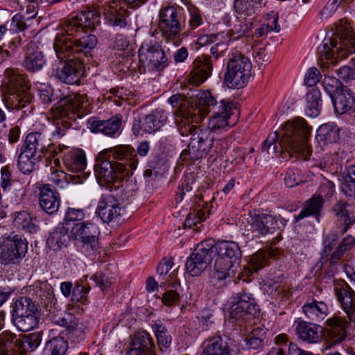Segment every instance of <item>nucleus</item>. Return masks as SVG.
<instances>
[{"mask_svg": "<svg viewBox=\"0 0 355 355\" xmlns=\"http://www.w3.org/2000/svg\"><path fill=\"white\" fill-rule=\"evenodd\" d=\"M98 21V16L93 11L81 12L58 28L53 46L57 58L64 61L62 67L56 69L57 77L62 82L72 85L80 80L83 58L95 47L97 39L91 34L77 37L87 29L94 28Z\"/></svg>", "mask_w": 355, "mask_h": 355, "instance_id": "nucleus-1", "label": "nucleus"}, {"mask_svg": "<svg viewBox=\"0 0 355 355\" xmlns=\"http://www.w3.org/2000/svg\"><path fill=\"white\" fill-rule=\"evenodd\" d=\"M311 128L306 121L299 118L286 122L281 131L270 133L264 140L261 150L268 155H275L288 154L300 155L307 159L311 155V148L308 143Z\"/></svg>", "mask_w": 355, "mask_h": 355, "instance_id": "nucleus-2", "label": "nucleus"}, {"mask_svg": "<svg viewBox=\"0 0 355 355\" xmlns=\"http://www.w3.org/2000/svg\"><path fill=\"white\" fill-rule=\"evenodd\" d=\"M196 105L202 119L209 112L212 113L208 123L210 132H216L235 123L236 116L233 120L232 117L237 112V107L229 100L218 101L209 92L202 91L196 95Z\"/></svg>", "mask_w": 355, "mask_h": 355, "instance_id": "nucleus-3", "label": "nucleus"}, {"mask_svg": "<svg viewBox=\"0 0 355 355\" xmlns=\"http://www.w3.org/2000/svg\"><path fill=\"white\" fill-rule=\"evenodd\" d=\"M214 269L211 273L212 284L220 288L224 280L234 276L237 271L242 253L239 244L232 241H219L215 243Z\"/></svg>", "mask_w": 355, "mask_h": 355, "instance_id": "nucleus-4", "label": "nucleus"}, {"mask_svg": "<svg viewBox=\"0 0 355 355\" xmlns=\"http://www.w3.org/2000/svg\"><path fill=\"white\" fill-rule=\"evenodd\" d=\"M321 60H331L337 58H346L355 53V33L351 23L346 19L339 20L336 24L335 32L332 37L325 38L318 48Z\"/></svg>", "mask_w": 355, "mask_h": 355, "instance_id": "nucleus-5", "label": "nucleus"}, {"mask_svg": "<svg viewBox=\"0 0 355 355\" xmlns=\"http://www.w3.org/2000/svg\"><path fill=\"white\" fill-rule=\"evenodd\" d=\"M4 82L8 89V94L3 105L8 110H23L25 115L33 111L32 96L28 92L29 82L25 74L18 69L8 68L4 73Z\"/></svg>", "mask_w": 355, "mask_h": 355, "instance_id": "nucleus-6", "label": "nucleus"}, {"mask_svg": "<svg viewBox=\"0 0 355 355\" xmlns=\"http://www.w3.org/2000/svg\"><path fill=\"white\" fill-rule=\"evenodd\" d=\"M88 106L89 102L85 94L74 93L60 98L52 109L53 117L60 119L52 132L53 136L61 137L64 135L65 130L71 126L76 116L83 114Z\"/></svg>", "mask_w": 355, "mask_h": 355, "instance_id": "nucleus-7", "label": "nucleus"}, {"mask_svg": "<svg viewBox=\"0 0 355 355\" xmlns=\"http://www.w3.org/2000/svg\"><path fill=\"white\" fill-rule=\"evenodd\" d=\"M252 63L247 57L241 53L232 54L227 62L225 82L230 88H243L250 77Z\"/></svg>", "mask_w": 355, "mask_h": 355, "instance_id": "nucleus-8", "label": "nucleus"}, {"mask_svg": "<svg viewBox=\"0 0 355 355\" xmlns=\"http://www.w3.org/2000/svg\"><path fill=\"white\" fill-rule=\"evenodd\" d=\"M71 233L81 243L80 250L87 256L98 253L100 230L97 225L91 222L77 223L72 227Z\"/></svg>", "mask_w": 355, "mask_h": 355, "instance_id": "nucleus-9", "label": "nucleus"}, {"mask_svg": "<svg viewBox=\"0 0 355 355\" xmlns=\"http://www.w3.org/2000/svg\"><path fill=\"white\" fill-rule=\"evenodd\" d=\"M159 27L165 39L179 45L181 41L180 12L175 6H167L159 11Z\"/></svg>", "mask_w": 355, "mask_h": 355, "instance_id": "nucleus-10", "label": "nucleus"}, {"mask_svg": "<svg viewBox=\"0 0 355 355\" xmlns=\"http://www.w3.org/2000/svg\"><path fill=\"white\" fill-rule=\"evenodd\" d=\"M140 62L153 71H162L169 63L168 58L162 46L155 40H145L139 50Z\"/></svg>", "mask_w": 355, "mask_h": 355, "instance_id": "nucleus-11", "label": "nucleus"}, {"mask_svg": "<svg viewBox=\"0 0 355 355\" xmlns=\"http://www.w3.org/2000/svg\"><path fill=\"white\" fill-rule=\"evenodd\" d=\"M230 318L236 320H250L259 312V306L250 293L242 291L231 297Z\"/></svg>", "mask_w": 355, "mask_h": 355, "instance_id": "nucleus-12", "label": "nucleus"}, {"mask_svg": "<svg viewBox=\"0 0 355 355\" xmlns=\"http://www.w3.org/2000/svg\"><path fill=\"white\" fill-rule=\"evenodd\" d=\"M286 223L283 218L268 214H250L248 225L250 230L256 236H266L280 230Z\"/></svg>", "mask_w": 355, "mask_h": 355, "instance_id": "nucleus-13", "label": "nucleus"}, {"mask_svg": "<svg viewBox=\"0 0 355 355\" xmlns=\"http://www.w3.org/2000/svg\"><path fill=\"white\" fill-rule=\"evenodd\" d=\"M108 157L107 154H103V150L99 153L94 164V172L98 179L114 184L121 182L125 166L123 164L112 165Z\"/></svg>", "mask_w": 355, "mask_h": 355, "instance_id": "nucleus-14", "label": "nucleus"}, {"mask_svg": "<svg viewBox=\"0 0 355 355\" xmlns=\"http://www.w3.org/2000/svg\"><path fill=\"white\" fill-rule=\"evenodd\" d=\"M214 137L208 129L196 130L190 139L182 155L187 154L191 159L196 160L206 156L213 145Z\"/></svg>", "mask_w": 355, "mask_h": 355, "instance_id": "nucleus-15", "label": "nucleus"}, {"mask_svg": "<svg viewBox=\"0 0 355 355\" xmlns=\"http://www.w3.org/2000/svg\"><path fill=\"white\" fill-rule=\"evenodd\" d=\"M28 249L27 243L19 235H10L0 248V263H15L25 256Z\"/></svg>", "mask_w": 355, "mask_h": 355, "instance_id": "nucleus-16", "label": "nucleus"}, {"mask_svg": "<svg viewBox=\"0 0 355 355\" xmlns=\"http://www.w3.org/2000/svg\"><path fill=\"white\" fill-rule=\"evenodd\" d=\"M106 23L110 26L125 28L130 25L128 17L130 12L122 6L118 4L116 0H112L103 5L101 8Z\"/></svg>", "mask_w": 355, "mask_h": 355, "instance_id": "nucleus-17", "label": "nucleus"}, {"mask_svg": "<svg viewBox=\"0 0 355 355\" xmlns=\"http://www.w3.org/2000/svg\"><path fill=\"white\" fill-rule=\"evenodd\" d=\"M119 200L111 194L102 195L96 213L106 223L118 221L121 216Z\"/></svg>", "mask_w": 355, "mask_h": 355, "instance_id": "nucleus-18", "label": "nucleus"}, {"mask_svg": "<svg viewBox=\"0 0 355 355\" xmlns=\"http://www.w3.org/2000/svg\"><path fill=\"white\" fill-rule=\"evenodd\" d=\"M103 154H107L109 157L111 156L114 159L123 161V163H116V164H123L126 167L129 166L131 170L137 168L138 164L137 156L135 149L130 145H117L107 149L103 150Z\"/></svg>", "mask_w": 355, "mask_h": 355, "instance_id": "nucleus-19", "label": "nucleus"}, {"mask_svg": "<svg viewBox=\"0 0 355 355\" xmlns=\"http://www.w3.org/2000/svg\"><path fill=\"white\" fill-rule=\"evenodd\" d=\"M334 291L349 322L355 324V292L346 284L336 285Z\"/></svg>", "mask_w": 355, "mask_h": 355, "instance_id": "nucleus-20", "label": "nucleus"}, {"mask_svg": "<svg viewBox=\"0 0 355 355\" xmlns=\"http://www.w3.org/2000/svg\"><path fill=\"white\" fill-rule=\"evenodd\" d=\"M121 116L116 115L105 121L91 118L87 121V126L93 132H101L104 135L115 137L121 133Z\"/></svg>", "mask_w": 355, "mask_h": 355, "instance_id": "nucleus-21", "label": "nucleus"}, {"mask_svg": "<svg viewBox=\"0 0 355 355\" xmlns=\"http://www.w3.org/2000/svg\"><path fill=\"white\" fill-rule=\"evenodd\" d=\"M212 69V62L210 56L202 55L198 57L193 61L189 81L191 84L199 85L211 75Z\"/></svg>", "mask_w": 355, "mask_h": 355, "instance_id": "nucleus-22", "label": "nucleus"}, {"mask_svg": "<svg viewBox=\"0 0 355 355\" xmlns=\"http://www.w3.org/2000/svg\"><path fill=\"white\" fill-rule=\"evenodd\" d=\"M128 355H155V345L150 335L146 331L136 332Z\"/></svg>", "mask_w": 355, "mask_h": 355, "instance_id": "nucleus-23", "label": "nucleus"}, {"mask_svg": "<svg viewBox=\"0 0 355 355\" xmlns=\"http://www.w3.org/2000/svg\"><path fill=\"white\" fill-rule=\"evenodd\" d=\"M39 201L43 211L49 214H53L57 212L60 207V194L51 184H43L40 188Z\"/></svg>", "mask_w": 355, "mask_h": 355, "instance_id": "nucleus-24", "label": "nucleus"}, {"mask_svg": "<svg viewBox=\"0 0 355 355\" xmlns=\"http://www.w3.org/2000/svg\"><path fill=\"white\" fill-rule=\"evenodd\" d=\"M200 355H234L228 343L219 334L208 337L202 345Z\"/></svg>", "mask_w": 355, "mask_h": 355, "instance_id": "nucleus-25", "label": "nucleus"}, {"mask_svg": "<svg viewBox=\"0 0 355 355\" xmlns=\"http://www.w3.org/2000/svg\"><path fill=\"white\" fill-rule=\"evenodd\" d=\"M46 63L44 55L35 42H30L26 47L24 67L29 71L40 70Z\"/></svg>", "mask_w": 355, "mask_h": 355, "instance_id": "nucleus-26", "label": "nucleus"}, {"mask_svg": "<svg viewBox=\"0 0 355 355\" xmlns=\"http://www.w3.org/2000/svg\"><path fill=\"white\" fill-rule=\"evenodd\" d=\"M324 329L314 323L300 321L295 327V334L302 340L308 343H316L323 338Z\"/></svg>", "mask_w": 355, "mask_h": 355, "instance_id": "nucleus-27", "label": "nucleus"}, {"mask_svg": "<svg viewBox=\"0 0 355 355\" xmlns=\"http://www.w3.org/2000/svg\"><path fill=\"white\" fill-rule=\"evenodd\" d=\"M202 119L198 114L197 107L193 110H189L178 116L175 119V123L178 130L182 136H188L196 132V130H201L200 128L193 125V123H198Z\"/></svg>", "mask_w": 355, "mask_h": 355, "instance_id": "nucleus-28", "label": "nucleus"}, {"mask_svg": "<svg viewBox=\"0 0 355 355\" xmlns=\"http://www.w3.org/2000/svg\"><path fill=\"white\" fill-rule=\"evenodd\" d=\"M327 338L332 345L341 343L346 337L347 321L340 316H333L327 320Z\"/></svg>", "mask_w": 355, "mask_h": 355, "instance_id": "nucleus-29", "label": "nucleus"}, {"mask_svg": "<svg viewBox=\"0 0 355 355\" xmlns=\"http://www.w3.org/2000/svg\"><path fill=\"white\" fill-rule=\"evenodd\" d=\"M73 315L68 314L67 318L62 319L63 324L67 327V335L69 339L79 343L85 339L89 332V327L86 322H80L78 319H73Z\"/></svg>", "mask_w": 355, "mask_h": 355, "instance_id": "nucleus-30", "label": "nucleus"}, {"mask_svg": "<svg viewBox=\"0 0 355 355\" xmlns=\"http://www.w3.org/2000/svg\"><path fill=\"white\" fill-rule=\"evenodd\" d=\"M335 112L339 114L355 110V98L353 92L347 87L341 90L331 98Z\"/></svg>", "mask_w": 355, "mask_h": 355, "instance_id": "nucleus-31", "label": "nucleus"}, {"mask_svg": "<svg viewBox=\"0 0 355 355\" xmlns=\"http://www.w3.org/2000/svg\"><path fill=\"white\" fill-rule=\"evenodd\" d=\"M70 241L69 229L64 224L58 225L49 233L46 240L47 246L54 251L67 247Z\"/></svg>", "mask_w": 355, "mask_h": 355, "instance_id": "nucleus-32", "label": "nucleus"}, {"mask_svg": "<svg viewBox=\"0 0 355 355\" xmlns=\"http://www.w3.org/2000/svg\"><path fill=\"white\" fill-rule=\"evenodd\" d=\"M167 118L165 111L157 109L141 119L139 125L143 132L152 133L159 130L166 123Z\"/></svg>", "mask_w": 355, "mask_h": 355, "instance_id": "nucleus-33", "label": "nucleus"}, {"mask_svg": "<svg viewBox=\"0 0 355 355\" xmlns=\"http://www.w3.org/2000/svg\"><path fill=\"white\" fill-rule=\"evenodd\" d=\"M63 162L66 168L71 172H82L87 167L86 155L81 150H70L65 153Z\"/></svg>", "mask_w": 355, "mask_h": 355, "instance_id": "nucleus-34", "label": "nucleus"}, {"mask_svg": "<svg viewBox=\"0 0 355 355\" xmlns=\"http://www.w3.org/2000/svg\"><path fill=\"white\" fill-rule=\"evenodd\" d=\"M200 253L194 251L186 263L187 272L193 277L200 275L206 269L211 259L207 258V254L200 250Z\"/></svg>", "mask_w": 355, "mask_h": 355, "instance_id": "nucleus-35", "label": "nucleus"}, {"mask_svg": "<svg viewBox=\"0 0 355 355\" xmlns=\"http://www.w3.org/2000/svg\"><path fill=\"white\" fill-rule=\"evenodd\" d=\"M302 310L306 317L313 321L323 320L328 313L327 304L315 299L307 300L303 305Z\"/></svg>", "mask_w": 355, "mask_h": 355, "instance_id": "nucleus-36", "label": "nucleus"}, {"mask_svg": "<svg viewBox=\"0 0 355 355\" xmlns=\"http://www.w3.org/2000/svg\"><path fill=\"white\" fill-rule=\"evenodd\" d=\"M0 355H20L18 337L5 331L0 334Z\"/></svg>", "mask_w": 355, "mask_h": 355, "instance_id": "nucleus-37", "label": "nucleus"}, {"mask_svg": "<svg viewBox=\"0 0 355 355\" xmlns=\"http://www.w3.org/2000/svg\"><path fill=\"white\" fill-rule=\"evenodd\" d=\"M340 128L334 122L321 125L317 130L316 139L323 145L333 144L339 139Z\"/></svg>", "mask_w": 355, "mask_h": 355, "instance_id": "nucleus-38", "label": "nucleus"}, {"mask_svg": "<svg viewBox=\"0 0 355 355\" xmlns=\"http://www.w3.org/2000/svg\"><path fill=\"white\" fill-rule=\"evenodd\" d=\"M19 354L26 355L27 352L35 351L42 340V332L35 331L18 336Z\"/></svg>", "mask_w": 355, "mask_h": 355, "instance_id": "nucleus-39", "label": "nucleus"}, {"mask_svg": "<svg viewBox=\"0 0 355 355\" xmlns=\"http://www.w3.org/2000/svg\"><path fill=\"white\" fill-rule=\"evenodd\" d=\"M348 204L339 201L334 207L336 216L340 218L343 223L340 233L345 234L355 223V212L347 209Z\"/></svg>", "mask_w": 355, "mask_h": 355, "instance_id": "nucleus-40", "label": "nucleus"}, {"mask_svg": "<svg viewBox=\"0 0 355 355\" xmlns=\"http://www.w3.org/2000/svg\"><path fill=\"white\" fill-rule=\"evenodd\" d=\"M40 312L12 315L14 325L21 331H28L36 327L40 322Z\"/></svg>", "mask_w": 355, "mask_h": 355, "instance_id": "nucleus-41", "label": "nucleus"}, {"mask_svg": "<svg viewBox=\"0 0 355 355\" xmlns=\"http://www.w3.org/2000/svg\"><path fill=\"white\" fill-rule=\"evenodd\" d=\"M267 255L262 251H258L250 257L249 265L248 268H245L243 272L239 274L238 277L243 282H248L246 277L250 276L253 272H257L267 264Z\"/></svg>", "mask_w": 355, "mask_h": 355, "instance_id": "nucleus-42", "label": "nucleus"}, {"mask_svg": "<svg viewBox=\"0 0 355 355\" xmlns=\"http://www.w3.org/2000/svg\"><path fill=\"white\" fill-rule=\"evenodd\" d=\"M46 137L41 132L29 133L26 138L25 145L21 148L36 155L42 153L45 148Z\"/></svg>", "mask_w": 355, "mask_h": 355, "instance_id": "nucleus-43", "label": "nucleus"}, {"mask_svg": "<svg viewBox=\"0 0 355 355\" xmlns=\"http://www.w3.org/2000/svg\"><path fill=\"white\" fill-rule=\"evenodd\" d=\"M179 286V284L175 281H173L171 284H168L167 279L166 282H160V287H164L166 289L162 296V302L165 305L173 306L179 304L180 302V296L178 291Z\"/></svg>", "mask_w": 355, "mask_h": 355, "instance_id": "nucleus-44", "label": "nucleus"}, {"mask_svg": "<svg viewBox=\"0 0 355 355\" xmlns=\"http://www.w3.org/2000/svg\"><path fill=\"white\" fill-rule=\"evenodd\" d=\"M41 157L23 148L18 156L17 165L19 171L24 174H29L35 170L36 161Z\"/></svg>", "mask_w": 355, "mask_h": 355, "instance_id": "nucleus-45", "label": "nucleus"}, {"mask_svg": "<svg viewBox=\"0 0 355 355\" xmlns=\"http://www.w3.org/2000/svg\"><path fill=\"white\" fill-rule=\"evenodd\" d=\"M67 349V341L63 337H54L46 343L42 355H65Z\"/></svg>", "mask_w": 355, "mask_h": 355, "instance_id": "nucleus-46", "label": "nucleus"}, {"mask_svg": "<svg viewBox=\"0 0 355 355\" xmlns=\"http://www.w3.org/2000/svg\"><path fill=\"white\" fill-rule=\"evenodd\" d=\"M323 205V199L320 196H313L305 204L304 208L295 216V221L297 222L301 219L312 215H318Z\"/></svg>", "mask_w": 355, "mask_h": 355, "instance_id": "nucleus-47", "label": "nucleus"}, {"mask_svg": "<svg viewBox=\"0 0 355 355\" xmlns=\"http://www.w3.org/2000/svg\"><path fill=\"white\" fill-rule=\"evenodd\" d=\"M306 99V114L313 118L318 116L320 112V92L316 88L311 89L307 94Z\"/></svg>", "mask_w": 355, "mask_h": 355, "instance_id": "nucleus-48", "label": "nucleus"}, {"mask_svg": "<svg viewBox=\"0 0 355 355\" xmlns=\"http://www.w3.org/2000/svg\"><path fill=\"white\" fill-rule=\"evenodd\" d=\"M38 312L40 311L35 301L28 297H21L14 303L12 315Z\"/></svg>", "mask_w": 355, "mask_h": 355, "instance_id": "nucleus-49", "label": "nucleus"}, {"mask_svg": "<svg viewBox=\"0 0 355 355\" xmlns=\"http://www.w3.org/2000/svg\"><path fill=\"white\" fill-rule=\"evenodd\" d=\"M35 220V218H33L29 213L23 211L17 214L14 219V223L28 233L33 234L37 231Z\"/></svg>", "mask_w": 355, "mask_h": 355, "instance_id": "nucleus-50", "label": "nucleus"}, {"mask_svg": "<svg viewBox=\"0 0 355 355\" xmlns=\"http://www.w3.org/2000/svg\"><path fill=\"white\" fill-rule=\"evenodd\" d=\"M262 1L263 0H235L234 7L239 13L250 16L261 6Z\"/></svg>", "mask_w": 355, "mask_h": 355, "instance_id": "nucleus-51", "label": "nucleus"}, {"mask_svg": "<svg viewBox=\"0 0 355 355\" xmlns=\"http://www.w3.org/2000/svg\"><path fill=\"white\" fill-rule=\"evenodd\" d=\"M266 334V332L264 329L261 327L254 328L245 339L246 345L254 349L262 347Z\"/></svg>", "mask_w": 355, "mask_h": 355, "instance_id": "nucleus-52", "label": "nucleus"}, {"mask_svg": "<svg viewBox=\"0 0 355 355\" xmlns=\"http://www.w3.org/2000/svg\"><path fill=\"white\" fill-rule=\"evenodd\" d=\"M152 327L157 337L159 349L161 350L164 348L168 349L171 343V337L168 334L166 328L161 323H155Z\"/></svg>", "mask_w": 355, "mask_h": 355, "instance_id": "nucleus-53", "label": "nucleus"}, {"mask_svg": "<svg viewBox=\"0 0 355 355\" xmlns=\"http://www.w3.org/2000/svg\"><path fill=\"white\" fill-rule=\"evenodd\" d=\"M49 181L59 188H64L71 181V176L65 173L63 171L59 170L57 167L51 168Z\"/></svg>", "mask_w": 355, "mask_h": 355, "instance_id": "nucleus-54", "label": "nucleus"}, {"mask_svg": "<svg viewBox=\"0 0 355 355\" xmlns=\"http://www.w3.org/2000/svg\"><path fill=\"white\" fill-rule=\"evenodd\" d=\"M354 245L355 238L351 235L346 236L331 254L330 263H335L343 255L345 251L352 248Z\"/></svg>", "mask_w": 355, "mask_h": 355, "instance_id": "nucleus-55", "label": "nucleus"}, {"mask_svg": "<svg viewBox=\"0 0 355 355\" xmlns=\"http://www.w3.org/2000/svg\"><path fill=\"white\" fill-rule=\"evenodd\" d=\"M188 12L189 19L187 20V32L189 33L202 25L204 23V19L200 10L193 6L188 8Z\"/></svg>", "mask_w": 355, "mask_h": 355, "instance_id": "nucleus-56", "label": "nucleus"}, {"mask_svg": "<svg viewBox=\"0 0 355 355\" xmlns=\"http://www.w3.org/2000/svg\"><path fill=\"white\" fill-rule=\"evenodd\" d=\"M322 85L331 99L341 90V87H346L344 86L338 79L329 76L324 77L322 81Z\"/></svg>", "mask_w": 355, "mask_h": 355, "instance_id": "nucleus-57", "label": "nucleus"}, {"mask_svg": "<svg viewBox=\"0 0 355 355\" xmlns=\"http://www.w3.org/2000/svg\"><path fill=\"white\" fill-rule=\"evenodd\" d=\"M96 285L102 291L110 287L113 283V278L107 271H98L92 277Z\"/></svg>", "mask_w": 355, "mask_h": 355, "instance_id": "nucleus-58", "label": "nucleus"}, {"mask_svg": "<svg viewBox=\"0 0 355 355\" xmlns=\"http://www.w3.org/2000/svg\"><path fill=\"white\" fill-rule=\"evenodd\" d=\"M205 219V212L202 209H194L188 214L184 221V226L186 227L193 228L197 227L198 224L204 221Z\"/></svg>", "mask_w": 355, "mask_h": 355, "instance_id": "nucleus-59", "label": "nucleus"}, {"mask_svg": "<svg viewBox=\"0 0 355 355\" xmlns=\"http://www.w3.org/2000/svg\"><path fill=\"white\" fill-rule=\"evenodd\" d=\"M250 26L248 24H243L238 21L234 24V28L230 31V37L231 40H237L244 36L248 31Z\"/></svg>", "mask_w": 355, "mask_h": 355, "instance_id": "nucleus-60", "label": "nucleus"}, {"mask_svg": "<svg viewBox=\"0 0 355 355\" xmlns=\"http://www.w3.org/2000/svg\"><path fill=\"white\" fill-rule=\"evenodd\" d=\"M215 242L214 240H207L199 243L194 251L200 253V250L204 254H207V257L211 259L212 254L215 253Z\"/></svg>", "mask_w": 355, "mask_h": 355, "instance_id": "nucleus-61", "label": "nucleus"}, {"mask_svg": "<svg viewBox=\"0 0 355 355\" xmlns=\"http://www.w3.org/2000/svg\"><path fill=\"white\" fill-rule=\"evenodd\" d=\"M39 297L41 298V303L44 301L45 306H48L49 303H52L54 300V295L51 287L47 284H43L40 286Z\"/></svg>", "mask_w": 355, "mask_h": 355, "instance_id": "nucleus-62", "label": "nucleus"}, {"mask_svg": "<svg viewBox=\"0 0 355 355\" xmlns=\"http://www.w3.org/2000/svg\"><path fill=\"white\" fill-rule=\"evenodd\" d=\"M26 28L24 17L19 13L14 15L10 24V31L12 32L22 31Z\"/></svg>", "mask_w": 355, "mask_h": 355, "instance_id": "nucleus-63", "label": "nucleus"}, {"mask_svg": "<svg viewBox=\"0 0 355 355\" xmlns=\"http://www.w3.org/2000/svg\"><path fill=\"white\" fill-rule=\"evenodd\" d=\"M339 78L345 82L350 81L355 79V69L354 67L347 65L341 67L338 71Z\"/></svg>", "mask_w": 355, "mask_h": 355, "instance_id": "nucleus-64", "label": "nucleus"}]
</instances>
